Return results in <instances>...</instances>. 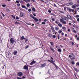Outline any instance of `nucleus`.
<instances>
[{
	"label": "nucleus",
	"mask_w": 79,
	"mask_h": 79,
	"mask_svg": "<svg viewBox=\"0 0 79 79\" xmlns=\"http://www.w3.org/2000/svg\"><path fill=\"white\" fill-rule=\"evenodd\" d=\"M30 16L31 18H33V19H34L35 22H37L39 20H38V19L35 18V17L33 16V15L30 14Z\"/></svg>",
	"instance_id": "1"
},
{
	"label": "nucleus",
	"mask_w": 79,
	"mask_h": 79,
	"mask_svg": "<svg viewBox=\"0 0 79 79\" xmlns=\"http://www.w3.org/2000/svg\"><path fill=\"white\" fill-rule=\"evenodd\" d=\"M10 44H13V43L15 42V39L13 38H10Z\"/></svg>",
	"instance_id": "2"
},
{
	"label": "nucleus",
	"mask_w": 79,
	"mask_h": 79,
	"mask_svg": "<svg viewBox=\"0 0 79 79\" xmlns=\"http://www.w3.org/2000/svg\"><path fill=\"white\" fill-rule=\"evenodd\" d=\"M61 18L63 20H65L66 21H68L69 20L68 18L66 17H62Z\"/></svg>",
	"instance_id": "3"
},
{
	"label": "nucleus",
	"mask_w": 79,
	"mask_h": 79,
	"mask_svg": "<svg viewBox=\"0 0 79 79\" xmlns=\"http://www.w3.org/2000/svg\"><path fill=\"white\" fill-rule=\"evenodd\" d=\"M51 27L52 32H53L54 34V33H55V29H54V27H53V26H51Z\"/></svg>",
	"instance_id": "4"
},
{
	"label": "nucleus",
	"mask_w": 79,
	"mask_h": 79,
	"mask_svg": "<svg viewBox=\"0 0 79 79\" xmlns=\"http://www.w3.org/2000/svg\"><path fill=\"white\" fill-rule=\"evenodd\" d=\"M23 69H26V70H28V66L25 65L24 66Z\"/></svg>",
	"instance_id": "5"
},
{
	"label": "nucleus",
	"mask_w": 79,
	"mask_h": 79,
	"mask_svg": "<svg viewBox=\"0 0 79 79\" xmlns=\"http://www.w3.org/2000/svg\"><path fill=\"white\" fill-rule=\"evenodd\" d=\"M18 76L21 77V76H23V73H22V72L19 73L18 74Z\"/></svg>",
	"instance_id": "6"
},
{
	"label": "nucleus",
	"mask_w": 79,
	"mask_h": 79,
	"mask_svg": "<svg viewBox=\"0 0 79 79\" xmlns=\"http://www.w3.org/2000/svg\"><path fill=\"white\" fill-rule=\"evenodd\" d=\"M50 62L52 63V64H54V66H55L56 68V67H57V66H56V64H55V63L53 61V60H51V61Z\"/></svg>",
	"instance_id": "7"
},
{
	"label": "nucleus",
	"mask_w": 79,
	"mask_h": 79,
	"mask_svg": "<svg viewBox=\"0 0 79 79\" xmlns=\"http://www.w3.org/2000/svg\"><path fill=\"white\" fill-rule=\"evenodd\" d=\"M67 17L69 19H71V20H73V18L69 15H67Z\"/></svg>",
	"instance_id": "8"
},
{
	"label": "nucleus",
	"mask_w": 79,
	"mask_h": 79,
	"mask_svg": "<svg viewBox=\"0 0 79 79\" xmlns=\"http://www.w3.org/2000/svg\"><path fill=\"white\" fill-rule=\"evenodd\" d=\"M47 66V64L45 63H44V64L41 65L40 67L41 68H44V67H45V66Z\"/></svg>",
	"instance_id": "9"
},
{
	"label": "nucleus",
	"mask_w": 79,
	"mask_h": 79,
	"mask_svg": "<svg viewBox=\"0 0 79 79\" xmlns=\"http://www.w3.org/2000/svg\"><path fill=\"white\" fill-rule=\"evenodd\" d=\"M35 61L33 60L31 62V63H30V65H32L33 64H34V63H35Z\"/></svg>",
	"instance_id": "10"
},
{
	"label": "nucleus",
	"mask_w": 79,
	"mask_h": 79,
	"mask_svg": "<svg viewBox=\"0 0 79 79\" xmlns=\"http://www.w3.org/2000/svg\"><path fill=\"white\" fill-rule=\"evenodd\" d=\"M22 8H25V9H26V10H28V9L26 7V6H25L22 5Z\"/></svg>",
	"instance_id": "11"
},
{
	"label": "nucleus",
	"mask_w": 79,
	"mask_h": 79,
	"mask_svg": "<svg viewBox=\"0 0 79 79\" xmlns=\"http://www.w3.org/2000/svg\"><path fill=\"white\" fill-rule=\"evenodd\" d=\"M68 4H69V5H73V2H70L68 3Z\"/></svg>",
	"instance_id": "12"
},
{
	"label": "nucleus",
	"mask_w": 79,
	"mask_h": 79,
	"mask_svg": "<svg viewBox=\"0 0 79 79\" xmlns=\"http://www.w3.org/2000/svg\"><path fill=\"white\" fill-rule=\"evenodd\" d=\"M58 26H59L60 27H62V24H61V23H59L58 24Z\"/></svg>",
	"instance_id": "13"
},
{
	"label": "nucleus",
	"mask_w": 79,
	"mask_h": 79,
	"mask_svg": "<svg viewBox=\"0 0 79 79\" xmlns=\"http://www.w3.org/2000/svg\"><path fill=\"white\" fill-rule=\"evenodd\" d=\"M20 17H23L24 15H23V14L22 13H20Z\"/></svg>",
	"instance_id": "14"
},
{
	"label": "nucleus",
	"mask_w": 79,
	"mask_h": 79,
	"mask_svg": "<svg viewBox=\"0 0 79 79\" xmlns=\"http://www.w3.org/2000/svg\"><path fill=\"white\" fill-rule=\"evenodd\" d=\"M62 24H66V22L64 20L62 22Z\"/></svg>",
	"instance_id": "15"
},
{
	"label": "nucleus",
	"mask_w": 79,
	"mask_h": 79,
	"mask_svg": "<svg viewBox=\"0 0 79 79\" xmlns=\"http://www.w3.org/2000/svg\"><path fill=\"white\" fill-rule=\"evenodd\" d=\"M73 26L75 28H77L78 27H77V26L75 25H73Z\"/></svg>",
	"instance_id": "16"
},
{
	"label": "nucleus",
	"mask_w": 79,
	"mask_h": 79,
	"mask_svg": "<svg viewBox=\"0 0 79 79\" xmlns=\"http://www.w3.org/2000/svg\"><path fill=\"white\" fill-rule=\"evenodd\" d=\"M27 7H29L30 6V4L29 3H28L27 4Z\"/></svg>",
	"instance_id": "17"
},
{
	"label": "nucleus",
	"mask_w": 79,
	"mask_h": 79,
	"mask_svg": "<svg viewBox=\"0 0 79 79\" xmlns=\"http://www.w3.org/2000/svg\"><path fill=\"white\" fill-rule=\"evenodd\" d=\"M17 53V51L16 52V51H15L14 52V55H16Z\"/></svg>",
	"instance_id": "18"
},
{
	"label": "nucleus",
	"mask_w": 79,
	"mask_h": 79,
	"mask_svg": "<svg viewBox=\"0 0 79 79\" xmlns=\"http://www.w3.org/2000/svg\"><path fill=\"white\" fill-rule=\"evenodd\" d=\"M62 29H63V30H65L66 28V27H62Z\"/></svg>",
	"instance_id": "19"
},
{
	"label": "nucleus",
	"mask_w": 79,
	"mask_h": 79,
	"mask_svg": "<svg viewBox=\"0 0 79 79\" xmlns=\"http://www.w3.org/2000/svg\"><path fill=\"white\" fill-rule=\"evenodd\" d=\"M32 10V11H34V12H35V8L34 7L33 8Z\"/></svg>",
	"instance_id": "20"
},
{
	"label": "nucleus",
	"mask_w": 79,
	"mask_h": 79,
	"mask_svg": "<svg viewBox=\"0 0 79 79\" xmlns=\"http://www.w3.org/2000/svg\"><path fill=\"white\" fill-rule=\"evenodd\" d=\"M50 49H51V50H52V51L53 52H54V50L52 48L50 47Z\"/></svg>",
	"instance_id": "21"
},
{
	"label": "nucleus",
	"mask_w": 79,
	"mask_h": 79,
	"mask_svg": "<svg viewBox=\"0 0 79 79\" xmlns=\"http://www.w3.org/2000/svg\"><path fill=\"white\" fill-rule=\"evenodd\" d=\"M52 34L51 33H49L48 35V36L49 37H52Z\"/></svg>",
	"instance_id": "22"
},
{
	"label": "nucleus",
	"mask_w": 79,
	"mask_h": 79,
	"mask_svg": "<svg viewBox=\"0 0 79 79\" xmlns=\"http://www.w3.org/2000/svg\"><path fill=\"white\" fill-rule=\"evenodd\" d=\"M76 66H79V62H77L76 64Z\"/></svg>",
	"instance_id": "23"
},
{
	"label": "nucleus",
	"mask_w": 79,
	"mask_h": 79,
	"mask_svg": "<svg viewBox=\"0 0 79 79\" xmlns=\"http://www.w3.org/2000/svg\"><path fill=\"white\" fill-rule=\"evenodd\" d=\"M74 69L77 72H78V71H79V70H77V69H76V68H75Z\"/></svg>",
	"instance_id": "24"
},
{
	"label": "nucleus",
	"mask_w": 79,
	"mask_h": 79,
	"mask_svg": "<svg viewBox=\"0 0 79 79\" xmlns=\"http://www.w3.org/2000/svg\"><path fill=\"white\" fill-rule=\"evenodd\" d=\"M24 39V36H22L21 37V40H23Z\"/></svg>",
	"instance_id": "25"
},
{
	"label": "nucleus",
	"mask_w": 79,
	"mask_h": 79,
	"mask_svg": "<svg viewBox=\"0 0 79 79\" xmlns=\"http://www.w3.org/2000/svg\"><path fill=\"white\" fill-rule=\"evenodd\" d=\"M55 29L56 31H58V28L57 27H55Z\"/></svg>",
	"instance_id": "26"
},
{
	"label": "nucleus",
	"mask_w": 79,
	"mask_h": 79,
	"mask_svg": "<svg viewBox=\"0 0 79 79\" xmlns=\"http://www.w3.org/2000/svg\"><path fill=\"white\" fill-rule=\"evenodd\" d=\"M58 51L59 52H61V50L60 49H58Z\"/></svg>",
	"instance_id": "27"
},
{
	"label": "nucleus",
	"mask_w": 79,
	"mask_h": 79,
	"mask_svg": "<svg viewBox=\"0 0 79 79\" xmlns=\"http://www.w3.org/2000/svg\"><path fill=\"white\" fill-rule=\"evenodd\" d=\"M50 43L51 44V45H52V46H53V42H50Z\"/></svg>",
	"instance_id": "28"
},
{
	"label": "nucleus",
	"mask_w": 79,
	"mask_h": 79,
	"mask_svg": "<svg viewBox=\"0 0 79 79\" xmlns=\"http://www.w3.org/2000/svg\"><path fill=\"white\" fill-rule=\"evenodd\" d=\"M2 7H5V6H6V5H5V4H2Z\"/></svg>",
	"instance_id": "29"
},
{
	"label": "nucleus",
	"mask_w": 79,
	"mask_h": 79,
	"mask_svg": "<svg viewBox=\"0 0 79 79\" xmlns=\"http://www.w3.org/2000/svg\"><path fill=\"white\" fill-rule=\"evenodd\" d=\"M69 10L70 11H72L73 12H74V10H72L71 9H70Z\"/></svg>",
	"instance_id": "30"
},
{
	"label": "nucleus",
	"mask_w": 79,
	"mask_h": 79,
	"mask_svg": "<svg viewBox=\"0 0 79 79\" xmlns=\"http://www.w3.org/2000/svg\"><path fill=\"white\" fill-rule=\"evenodd\" d=\"M63 21H64V20H63V19H60V22H61V23H62V22H63Z\"/></svg>",
	"instance_id": "31"
},
{
	"label": "nucleus",
	"mask_w": 79,
	"mask_h": 79,
	"mask_svg": "<svg viewBox=\"0 0 79 79\" xmlns=\"http://www.w3.org/2000/svg\"><path fill=\"white\" fill-rule=\"evenodd\" d=\"M71 63L72 64H75V63H74V62L73 61H72L71 62Z\"/></svg>",
	"instance_id": "32"
},
{
	"label": "nucleus",
	"mask_w": 79,
	"mask_h": 79,
	"mask_svg": "<svg viewBox=\"0 0 79 79\" xmlns=\"http://www.w3.org/2000/svg\"><path fill=\"white\" fill-rule=\"evenodd\" d=\"M62 32V31L61 30H60L59 31V34H61Z\"/></svg>",
	"instance_id": "33"
},
{
	"label": "nucleus",
	"mask_w": 79,
	"mask_h": 79,
	"mask_svg": "<svg viewBox=\"0 0 79 79\" xmlns=\"http://www.w3.org/2000/svg\"><path fill=\"white\" fill-rule=\"evenodd\" d=\"M79 15H76L75 16V18H79Z\"/></svg>",
	"instance_id": "34"
},
{
	"label": "nucleus",
	"mask_w": 79,
	"mask_h": 79,
	"mask_svg": "<svg viewBox=\"0 0 79 79\" xmlns=\"http://www.w3.org/2000/svg\"><path fill=\"white\" fill-rule=\"evenodd\" d=\"M53 38H56V36L55 35H52Z\"/></svg>",
	"instance_id": "35"
},
{
	"label": "nucleus",
	"mask_w": 79,
	"mask_h": 79,
	"mask_svg": "<svg viewBox=\"0 0 79 79\" xmlns=\"http://www.w3.org/2000/svg\"><path fill=\"white\" fill-rule=\"evenodd\" d=\"M28 11H29V12H31V11H32V10L31 9H29L28 10Z\"/></svg>",
	"instance_id": "36"
},
{
	"label": "nucleus",
	"mask_w": 79,
	"mask_h": 79,
	"mask_svg": "<svg viewBox=\"0 0 79 79\" xmlns=\"http://www.w3.org/2000/svg\"><path fill=\"white\" fill-rule=\"evenodd\" d=\"M72 8H73L74 9L76 8V6H72Z\"/></svg>",
	"instance_id": "37"
},
{
	"label": "nucleus",
	"mask_w": 79,
	"mask_h": 79,
	"mask_svg": "<svg viewBox=\"0 0 79 79\" xmlns=\"http://www.w3.org/2000/svg\"><path fill=\"white\" fill-rule=\"evenodd\" d=\"M71 55H73V57H75V56L74 55V54H73V53H71Z\"/></svg>",
	"instance_id": "38"
},
{
	"label": "nucleus",
	"mask_w": 79,
	"mask_h": 79,
	"mask_svg": "<svg viewBox=\"0 0 79 79\" xmlns=\"http://www.w3.org/2000/svg\"><path fill=\"white\" fill-rule=\"evenodd\" d=\"M72 32H74V33H76L77 32H76V31L75 30L72 31Z\"/></svg>",
	"instance_id": "39"
},
{
	"label": "nucleus",
	"mask_w": 79,
	"mask_h": 79,
	"mask_svg": "<svg viewBox=\"0 0 79 79\" xmlns=\"http://www.w3.org/2000/svg\"><path fill=\"white\" fill-rule=\"evenodd\" d=\"M74 59H76V57H73V58L71 59V60H74Z\"/></svg>",
	"instance_id": "40"
},
{
	"label": "nucleus",
	"mask_w": 79,
	"mask_h": 79,
	"mask_svg": "<svg viewBox=\"0 0 79 79\" xmlns=\"http://www.w3.org/2000/svg\"><path fill=\"white\" fill-rule=\"evenodd\" d=\"M16 2L17 3H19V1L18 0H17L16 1Z\"/></svg>",
	"instance_id": "41"
},
{
	"label": "nucleus",
	"mask_w": 79,
	"mask_h": 79,
	"mask_svg": "<svg viewBox=\"0 0 79 79\" xmlns=\"http://www.w3.org/2000/svg\"><path fill=\"white\" fill-rule=\"evenodd\" d=\"M28 25H31V23H26Z\"/></svg>",
	"instance_id": "42"
},
{
	"label": "nucleus",
	"mask_w": 79,
	"mask_h": 79,
	"mask_svg": "<svg viewBox=\"0 0 79 79\" xmlns=\"http://www.w3.org/2000/svg\"><path fill=\"white\" fill-rule=\"evenodd\" d=\"M20 2L21 3H23V1H22V0H20Z\"/></svg>",
	"instance_id": "43"
},
{
	"label": "nucleus",
	"mask_w": 79,
	"mask_h": 79,
	"mask_svg": "<svg viewBox=\"0 0 79 79\" xmlns=\"http://www.w3.org/2000/svg\"><path fill=\"white\" fill-rule=\"evenodd\" d=\"M21 5H20V4H19L18 3V4H17V6H20Z\"/></svg>",
	"instance_id": "44"
},
{
	"label": "nucleus",
	"mask_w": 79,
	"mask_h": 79,
	"mask_svg": "<svg viewBox=\"0 0 79 79\" xmlns=\"http://www.w3.org/2000/svg\"><path fill=\"white\" fill-rule=\"evenodd\" d=\"M17 79H22V78H20L19 77H17Z\"/></svg>",
	"instance_id": "45"
},
{
	"label": "nucleus",
	"mask_w": 79,
	"mask_h": 79,
	"mask_svg": "<svg viewBox=\"0 0 79 79\" xmlns=\"http://www.w3.org/2000/svg\"><path fill=\"white\" fill-rule=\"evenodd\" d=\"M16 19H19V17H18L17 16L16 17Z\"/></svg>",
	"instance_id": "46"
},
{
	"label": "nucleus",
	"mask_w": 79,
	"mask_h": 79,
	"mask_svg": "<svg viewBox=\"0 0 79 79\" xmlns=\"http://www.w3.org/2000/svg\"><path fill=\"white\" fill-rule=\"evenodd\" d=\"M23 1H24V2H26V3H28V1H26V0H23Z\"/></svg>",
	"instance_id": "47"
},
{
	"label": "nucleus",
	"mask_w": 79,
	"mask_h": 79,
	"mask_svg": "<svg viewBox=\"0 0 79 79\" xmlns=\"http://www.w3.org/2000/svg\"><path fill=\"white\" fill-rule=\"evenodd\" d=\"M15 24H19V23H18V22H16L15 23Z\"/></svg>",
	"instance_id": "48"
},
{
	"label": "nucleus",
	"mask_w": 79,
	"mask_h": 79,
	"mask_svg": "<svg viewBox=\"0 0 79 79\" xmlns=\"http://www.w3.org/2000/svg\"><path fill=\"white\" fill-rule=\"evenodd\" d=\"M42 24H45V23L44 22H43L42 23Z\"/></svg>",
	"instance_id": "49"
},
{
	"label": "nucleus",
	"mask_w": 79,
	"mask_h": 79,
	"mask_svg": "<svg viewBox=\"0 0 79 79\" xmlns=\"http://www.w3.org/2000/svg\"><path fill=\"white\" fill-rule=\"evenodd\" d=\"M48 12L50 13H51V12H52V11H51V10H48Z\"/></svg>",
	"instance_id": "50"
},
{
	"label": "nucleus",
	"mask_w": 79,
	"mask_h": 79,
	"mask_svg": "<svg viewBox=\"0 0 79 79\" xmlns=\"http://www.w3.org/2000/svg\"><path fill=\"white\" fill-rule=\"evenodd\" d=\"M69 58H71L72 57H73V56H71V55H69Z\"/></svg>",
	"instance_id": "51"
},
{
	"label": "nucleus",
	"mask_w": 79,
	"mask_h": 79,
	"mask_svg": "<svg viewBox=\"0 0 79 79\" xmlns=\"http://www.w3.org/2000/svg\"><path fill=\"white\" fill-rule=\"evenodd\" d=\"M40 1L41 2H44V1L43 0H40Z\"/></svg>",
	"instance_id": "52"
},
{
	"label": "nucleus",
	"mask_w": 79,
	"mask_h": 79,
	"mask_svg": "<svg viewBox=\"0 0 79 79\" xmlns=\"http://www.w3.org/2000/svg\"><path fill=\"white\" fill-rule=\"evenodd\" d=\"M64 10H66V7H64Z\"/></svg>",
	"instance_id": "53"
},
{
	"label": "nucleus",
	"mask_w": 79,
	"mask_h": 79,
	"mask_svg": "<svg viewBox=\"0 0 79 79\" xmlns=\"http://www.w3.org/2000/svg\"><path fill=\"white\" fill-rule=\"evenodd\" d=\"M72 45H73L74 44V42H72Z\"/></svg>",
	"instance_id": "54"
},
{
	"label": "nucleus",
	"mask_w": 79,
	"mask_h": 79,
	"mask_svg": "<svg viewBox=\"0 0 79 79\" xmlns=\"http://www.w3.org/2000/svg\"><path fill=\"white\" fill-rule=\"evenodd\" d=\"M28 47H29V46L28 45L27 46V47L25 48V49H27V48H28Z\"/></svg>",
	"instance_id": "55"
},
{
	"label": "nucleus",
	"mask_w": 79,
	"mask_h": 79,
	"mask_svg": "<svg viewBox=\"0 0 79 79\" xmlns=\"http://www.w3.org/2000/svg\"><path fill=\"white\" fill-rule=\"evenodd\" d=\"M22 78L23 79H25V78H26V77L24 76H23Z\"/></svg>",
	"instance_id": "56"
},
{
	"label": "nucleus",
	"mask_w": 79,
	"mask_h": 79,
	"mask_svg": "<svg viewBox=\"0 0 79 79\" xmlns=\"http://www.w3.org/2000/svg\"><path fill=\"white\" fill-rule=\"evenodd\" d=\"M71 29L72 30H74V29H74V28L73 27H72Z\"/></svg>",
	"instance_id": "57"
},
{
	"label": "nucleus",
	"mask_w": 79,
	"mask_h": 79,
	"mask_svg": "<svg viewBox=\"0 0 79 79\" xmlns=\"http://www.w3.org/2000/svg\"><path fill=\"white\" fill-rule=\"evenodd\" d=\"M33 16H36V15L35 14H33Z\"/></svg>",
	"instance_id": "58"
},
{
	"label": "nucleus",
	"mask_w": 79,
	"mask_h": 79,
	"mask_svg": "<svg viewBox=\"0 0 79 79\" xmlns=\"http://www.w3.org/2000/svg\"><path fill=\"white\" fill-rule=\"evenodd\" d=\"M57 37H58V40L60 39V36H58Z\"/></svg>",
	"instance_id": "59"
},
{
	"label": "nucleus",
	"mask_w": 79,
	"mask_h": 79,
	"mask_svg": "<svg viewBox=\"0 0 79 79\" xmlns=\"http://www.w3.org/2000/svg\"><path fill=\"white\" fill-rule=\"evenodd\" d=\"M44 21H45V22H46V21H47V19H44Z\"/></svg>",
	"instance_id": "60"
},
{
	"label": "nucleus",
	"mask_w": 79,
	"mask_h": 79,
	"mask_svg": "<svg viewBox=\"0 0 79 79\" xmlns=\"http://www.w3.org/2000/svg\"><path fill=\"white\" fill-rule=\"evenodd\" d=\"M52 20L53 21H55V19H52Z\"/></svg>",
	"instance_id": "61"
},
{
	"label": "nucleus",
	"mask_w": 79,
	"mask_h": 79,
	"mask_svg": "<svg viewBox=\"0 0 79 79\" xmlns=\"http://www.w3.org/2000/svg\"><path fill=\"white\" fill-rule=\"evenodd\" d=\"M77 40H79V37H78L77 38Z\"/></svg>",
	"instance_id": "62"
},
{
	"label": "nucleus",
	"mask_w": 79,
	"mask_h": 79,
	"mask_svg": "<svg viewBox=\"0 0 79 79\" xmlns=\"http://www.w3.org/2000/svg\"><path fill=\"white\" fill-rule=\"evenodd\" d=\"M77 21H78L79 22V18H78L77 19Z\"/></svg>",
	"instance_id": "63"
},
{
	"label": "nucleus",
	"mask_w": 79,
	"mask_h": 79,
	"mask_svg": "<svg viewBox=\"0 0 79 79\" xmlns=\"http://www.w3.org/2000/svg\"><path fill=\"white\" fill-rule=\"evenodd\" d=\"M77 3H79V0H77Z\"/></svg>",
	"instance_id": "64"
}]
</instances>
